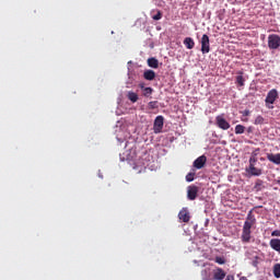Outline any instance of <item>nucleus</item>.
<instances>
[{"label":"nucleus","mask_w":280,"mask_h":280,"mask_svg":"<svg viewBox=\"0 0 280 280\" xmlns=\"http://www.w3.org/2000/svg\"><path fill=\"white\" fill-rule=\"evenodd\" d=\"M257 219H255V214H253V210H249L246 217V220L243 225L241 241L243 244H250V240H253L252 231L253 226H255Z\"/></svg>","instance_id":"f257e3e1"},{"label":"nucleus","mask_w":280,"mask_h":280,"mask_svg":"<svg viewBox=\"0 0 280 280\" xmlns=\"http://www.w3.org/2000/svg\"><path fill=\"white\" fill-rule=\"evenodd\" d=\"M268 47H269V49H279L280 36L277 34L269 35L268 36Z\"/></svg>","instance_id":"f03ea898"},{"label":"nucleus","mask_w":280,"mask_h":280,"mask_svg":"<svg viewBox=\"0 0 280 280\" xmlns=\"http://www.w3.org/2000/svg\"><path fill=\"white\" fill-rule=\"evenodd\" d=\"M164 121H165V118L163 116H158L155 119H154V122H153V132L155 135H159L163 131V126H164Z\"/></svg>","instance_id":"7ed1b4c3"},{"label":"nucleus","mask_w":280,"mask_h":280,"mask_svg":"<svg viewBox=\"0 0 280 280\" xmlns=\"http://www.w3.org/2000/svg\"><path fill=\"white\" fill-rule=\"evenodd\" d=\"M211 51V45L209 43V35L203 34L201 37V54H209Z\"/></svg>","instance_id":"20e7f679"},{"label":"nucleus","mask_w":280,"mask_h":280,"mask_svg":"<svg viewBox=\"0 0 280 280\" xmlns=\"http://www.w3.org/2000/svg\"><path fill=\"white\" fill-rule=\"evenodd\" d=\"M278 98L279 92L276 89H272L268 92L265 102L266 104H275V102H277Z\"/></svg>","instance_id":"39448f33"},{"label":"nucleus","mask_w":280,"mask_h":280,"mask_svg":"<svg viewBox=\"0 0 280 280\" xmlns=\"http://www.w3.org/2000/svg\"><path fill=\"white\" fill-rule=\"evenodd\" d=\"M215 124L221 130H229V128H231V124H229V121H226L223 116H217Z\"/></svg>","instance_id":"423d86ee"},{"label":"nucleus","mask_w":280,"mask_h":280,"mask_svg":"<svg viewBox=\"0 0 280 280\" xmlns=\"http://www.w3.org/2000/svg\"><path fill=\"white\" fill-rule=\"evenodd\" d=\"M201 280H213V269L211 266H205V268L200 271Z\"/></svg>","instance_id":"0eeeda50"},{"label":"nucleus","mask_w":280,"mask_h":280,"mask_svg":"<svg viewBox=\"0 0 280 280\" xmlns=\"http://www.w3.org/2000/svg\"><path fill=\"white\" fill-rule=\"evenodd\" d=\"M226 277L224 269L217 267L212 272V280H223Z\"/></svg>","instance_id":"6e6552de"},{"label":"nucleus","mask_w":280,"mask_h":280,"mask_svg":"<svg viewBox=\"0 0 280 280\" xmlns=\"http://www.w3.org/2000/svg\"><path fill=\"white\" fill-rule=\"evenodd\" d=\"M187 198L188 200H196V198H198V186H188Z\"/></svg>","instance_id":"1a4fd4ad"},{"label":"nucleus","mask_w":280,"mask_h":280,"mask_svg":"<svg viewBox=\"0 0 280 280\" xmlns=\"http://www.w3.org/2000/svg\"><path fill=\"white\" fill-rule=\"evenodd\" d=\"M205 165H207V156L206 155H201L194 161V167H196V170H202V167H205Z\"/></svg>","instance_id":"9d476101"},{"label":"nucleus","mask_w":280,"mask_h":280,"mask_svg":"<svg viewBox=\"0 0 280 280\" xmlns=\"http://www.w3.org/2000/svg\"><path fill=\"white\" fill-rule=\"evenodd\" d=\"M246 172L249 176H261V174H264V170L257 168L255 165H249Z\"/></svg>","instance_id":"9b49d317"},{"label":"nucleus","mask_w":280,"mask_h":280,"mask_svg":"<svg viewBox=\"0 0 280 280\" xmlns=\"http://www.w3.org/2000/svg\"><path fill=\"white\" fill-rule=\"evenodd\" d=\"M267 160L273 165H280V153H267Z\"/></svg>","instance_id":"f8f14e48"},{"label":"nucleus","mask_w":280,"mask_h":280,"mask_svg":"<svg viewBox=\"0 0 280 280\" xmlns=\"http://www.w3.org/2000/svg\"><path fill=\"white\" fill-rule=\"evenodd\" d=\"M269 246L272 250H276V253H280V238H271Z\"/></svg>","instance_id":"ddd939ff"},{"label":"nucleus","mask_w":280,"mask_h":280,"mask_svg":"<svg viewBox=\"0 0 280 280\" xmlns=\"http://www.w3.org/2000/svg\"><path fill=\"white\" fill-rule=\"evenodd\" d=\"M179 220H183L184 222H189L190 217H189V211L187 209H183L178 213Z\"/></svg>","instance_id":"4468645a"},{"label":"nucleus","mask_w":280,"mask_h":280,"mask_svg":"<svg viewBox=\"0 0 280 280\" xmlns=\"http://www.w3.org/2000/svg\"><path fill=\"white\" fill-rule=\"evenodd\" d=\"M143 78L144 80H149L150 82H152V80L156 78V72H154V70H145L143 72Z\"/></svg>","instance_id":"2eb2a0df"},{"label":"nucleus","mask_w":280,"mask_h":280,"mask_svg":"<svg viewBox=\"0 0 280 280\" xmlns=\"http://www.w3.org/2000/svg\"><path fill=\"white\" fill-rule=\"evenodd\" d=\"M184 45L187 49H194V47H196V42H194V38L191 37H186L184 39Z\"/></svg>","instance_id":"dca6fc26"},{"label":"nucleus","mask_w":280,"mask_h":280,"mask_svg":"<svg viewBox=\"0 0 280 280\" xmlns=\"http://www.w3.org/2000/svg\"><path fill=\"white\" fill-rule=\"evenodd\" d=\"M148 66L151 67V69H159V59L154 57L149 58Z\"/></svg>","instance_id":"f3484780"},{"label":"nucleus","mask_w":280,"mask_h":280,"mask_svg":"<svg viewBox=\"0 0 280 280\" xmlns=\"http://www.w3.org/2000/svg\"><path fill=\"white\" fill-rule=\"evenodd\" d=\"M127 97H128L129 101L132 102V104L139 102V94L135 93L132 91L128 92Z\"/></svg>","instance_id":"a211bd4d"},{"label":"nucleus","mask_w":280,"mask_h":280,"mask_svg":"<svg viewBox=\"0 0 280 280\" xmlns=\"http://www.w3.org/2000/svg\"><path fill=\"white\" fill-rule=\"evenodd\" d=\"M244 82H246V80H244V72L240 71L236 77V84H238V86H244Z\"/></svg>","instance_id":"6ab92c4d"},{"label":"nucleus","mask_w":280,"mask_h":280,"mask_svg":"<svg viewBox=\"0 0 280 280\" xmlns=\"http://www.w3.org/2000/svg\"><path fill=\"white\" fill-rule=\"evenodd\" d=\"M245 130H246V127H244L243 125L235 126V135H244Z\"/></svg>","instance_id":"aec40b11"},{"label":"nucleus","mask_w":280,"mask_h":280,"mask_svg":"<svg viewBox=\"0 0 280 280\" xmlns=\"http://www.w3.org/2000/svg\"><path fill=\"white\" fill-rule=\"evenodd\" d=\"M152 93H154V89H152V88H145L144 90H142V95L144 97H150V95H152Z\"/></svg>","instance_id":"412c9836"},{"label":"nucleus","mask_w":280,"mask_h":280,"mask_svg":"<svg viewBox=\"0 0 280 280\" xmlns=\"http://www.w3.org/2000/svg\"><path fill=\"white\" fill-rule=\"evenodd\" d=\"M149 110H155V108H159V101H151L148 104Z\"/></svg>","instance_id":"4be33fe9"},{"label":"nucleus","mask_w":280,"mask_h":280,"mask_svg":"<svg viewBox=\"0 0 280 280\" xmlns=\"http://www.w3.org/2000/svg\"><path fill=\"white\" fill-rule=\"evenodd\" d=\"M273 277H276V279H280V264H276L273 266Z\"/></svg>","instance_id":"5701e85b"},{"label":"nucleus","mask_w":280,"mask_h":280,"mask_svg":"<svg viewBox=\"0 0 280 280\" xmlns=\"http://www.w3.org/2000/svg\"><path fill=\"white\" fill-rule=\"evenodd\" d=\"M214 261H215V264H219L220 266H224V264H226V259H224V257H220V256H217L214 258Z\"/></svg>","instance_id":"b1692460"},{"label":"nucleus","mask_w":280,"mask_h":280,"mask_svg":"<svg viewBox=\"0 0 280 280\" xmlns=\"http://www.w3.org/2000/svg\"><path fill=\"white\" fill-rule=\"evenodd\" d=\"M195 176H196V173H188V174L186 175V180H187V183H194Z\"/></svg>","instance_id":"393cba45"},{"label":"nucleus","mask_w":280,"mask_h":280,"mask_svg":"<svg viewBox=\"0 0 280 280\" xmlns=\"http://www.w3.org/2000/svg\"><path fill=\"white\" fill-rule=\"evenodd\" d=\"M153 21H161L163 19V13L161 11H158L155 15L152 16Z\"/></svg>","instance_id":"a878e982"},{"label":"nucleus","mask_w":280,"mask_h":280,"mask_svg":"<svg viewBox=\"0 0 280 280\" xmlns=\"http://www.w3.org/2000/svg\"><path fill=\"white\" fill-rule=\"evenodd\" d=\"M254 124H255V126H259V125L264 124V118L261 116H257Z\"/></svg>","instance_id":"bb28decb"},{"label":"nucleus","mask_w":280,"mask_h":280,"mask_svg":"<svg viewBox=\"0 0 280 280\" xmlns=\"http://www.w3.org/2000/svg\"><path fill=\"white\" fill-rule=\"evenodd\" d=\"M249 165H254V166L257 165V156L256 155H252L249 158Z\"/></svg>","instance_id":"cd10ccee"},{"label":"nucleus","mask_w":280,"mask_h":280,"mask_svg":"<svg viewBox=\"0 0 280 280\" xmlns=\"http://www.w3.org/2000/svg\"><path fill=\"white\" fill-rule=\"evenodd\" d=\"M252 266H254V268L259 266V256H255V259L252 261Z\"/></svg>","instance_id":"c85d7f7f"},{"label":"nucleus","mask_w":280,"mask_h":280,"mask_svg":"<svg viewBox=\"0 0 280 280\" xmlns=\"http://www.w3.org/2000/svg\"><path fill=\"white\" fill-rule=\"evenodd\" d=\"M271 236L272 237H280V230H275L273 232H271Z\"/></svg>","instance_id":"c756f323"},{"label":"nucleus","mask_w":280,"mask_h":280,"mask_svg":"<svg viewBox=\"0 0 280 280\" xmlns=\"http://www.w3.org/2000/svg\"><path fill=\"white\" fill-rule=\"evenodd\" d=\"M243 117H248L250 115V110L249 109H245L244 112H242Z\"/></svg>","instance_id":"7c9ffc66"},{"label":"nucleus","mask_w":280,"mask_h":280,"mask_svg":"<svg viewBox=\"0 0 280 280\" xmlns=\"http://www.w3.org/2000/svg\"><path fill=\"white\" fill-rule=\"evenodd\" d=\"M139 89H141V91H144V89H145V83H140V84H139Z\"/></svg>","instance_id":"2f4dec72"},{"label":"nucleus","mask_w":280,"mask_h":280,"mask_svg":"<svg viewBox=\"0 0 280 280\" xmlns=\"http://www.w3.org/2000/svg\"><path fill=\"white\" fill-rule=\"evenodd\" d=\"M225 280H235V277H234V276L229 275V276H226Z\"/></svg>","instance_id":"473e14b6"},{"label":"nucleus","mask_w":280,"mask_h":280,"mask_svg":"<svg viewBox=\"0 0 280 280\" xmlns=\"http://www.w3.org/2000/svg\"><path fill=\"white\" fill-rule=\"evenodd\" d=\"M261 179H258L257 183H256V187H259V185H261Z\"/></svg>","instance_id":"72a5a7b5"},{"label":"nucleus","mask_w":280,"mask_h":280,"mask_svg":"<svg viewBox=\"0 0 280 280\" xmlns=\"http://www.w3.org/2000/svg\"><path fill=\"white\" fill-rule=\"evenodd\" d=\"M240 280H248V278H246V277H242Z\"/></svg>","instance_id":"f704fd0d"},{"label":"nucleus","mask_w":280,"mask_h":280,"mask_svg":"<svg viewBox=\"0 0 280 280\" xmlns=\"http://www.w3.org/2000/svg\"><path fill=\"white\" fill-rule=\"evenodd\" d=\"M278 185H280V180H278Z\"/></svg>","instance_id":"c9c22d12"}]
</instances>
